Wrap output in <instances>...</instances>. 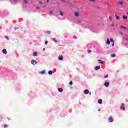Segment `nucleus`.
<instances>
[{
  "instance_id": "obj_31",
  "label": "nucleus",
  "mask_w": 128,
  "mask_h": 128,
  "mask_svg": "<svg viewBox=\"0 0 128 128\" xmlns=\"http://www.w3.org/2000/svg\"><path fill=\"white\" fill-rule=\"evenodd\" d=\"M88 54H90V52H92V50H88Z\"/></svg>"
},
{
  "instance_id": "obj_37",
  "label": "nucleus",
  "mask_w": 128,
  "mask_h": 128,
  "mask_svg": "<svg viewBox=\"0 0 128 128\" xmlns=\"http://www.w3.org/2000/svg\"><path fill=\"white\" fill-rule=\"evenodd\" d=\"M112 28H114V24H112Z\"/></svg>"
},
{
  "instance_id": "obj_40",
  "label": "nucleus",
  "mask_w": 128,
  "mask_h": 128,
  "mask_svg": "<svg viewBox=\"0 0 128 128\" xmlns=\"http://www.w3.org/2000/svg\"><path fill=\"white\" fill-rule=\"evenodd\" d=\"M50 2V0H47V2Z\"/></svg>"
},
{
  "instance_id": "obj_20",
  "label": "nucleus",
  "mask_w": 128,
  "mask_h": 128,
  "mask_svg": "<svg viewBox=\"0 0 128 128\" xmlns=\"http://www.w3.org/2000/svg\"><path fill=\"white\" fill-rule=\"evenodd\" d=\"M60 16H64V12H62L60 11Z\"/></svg>"
},
{
  "instance_id": "obj_38",
  "label": "nucleus",
  "mask_w": 128,
  "mask_h": 128,
  "mask_svg": "<svg viewBox=\"0 0 128 128\" xmlns=\"http://www.w3.org/2000/svg\"><path fill=\"white\" fill-rule=\"evenodd\" d=\"M112 46H114V42L112 44Z\"/></svg>"
},
{
  "instance_id": "obj_43",
  "label": "nucleus",
  "mask_w": 128,
  "mask_h": 128,
  "mask_svg": "<svg viewBox=\"0 0 128 128\" xmlns=\"http://www.w3.org/2000/svg\"><path fill=\"white\" fill-rule=\"evenodd\" d=\"M44 51L46 50V48H44Z\"/></svg>"
},
{
  "instance_id": "obj_39",
  "label": "nucleus",
  "mask_w": 128,
  "mask_h": 128,
  "mask_svg": "<svg viewBox=\"0 0 128 128\" xmlns=\"http://www.w3.org/2000/svg\"><path fill=\"white\" fill-rule=\"evenodd\" d=\"M122 106H124V104H122Z\"/></svg>"
},
{
  "instance_id": "obj_29",
  "label": "nucleus",
  "mask_w": 128,
  "mask_h": 128,
  "mask_svg": "<svg viewBox=\"0 0 128 128\" xmlns=\"http://www.w3.org/2000/svg\"><path fill=\"white\" fill-rule=\"evenodd\" d=\"M90 2H96V0H89Z\"/></svg>"
},
{
  "instance_id": "obj_26",
  "label": "nucleus",
  "mask_w": 128,
  "mask_h": 128,
  "mask_svg": "<svg viewBox=\"0 0 128 128\" xmlns=\"http://www.w3.org/2000/svg\"><path fill=\"white\" fill-rule=\"evenodd\" d=\"M53 41L54 42H56V44L58 42L56 39H53Z\"/></svg>"
},
{
  "instance_id": "obj_15",
  "label": "nucleus",
  "mask_w": 128,
  "mask_h": 128,
  "mask_svg": "<svg viewBox=\"0 0 128 128\" xmlns=\"http://www.w3.org/2000/svg\"><path fill=\"white\" fill-rule=\"evenodd\" d=\"M54 74V72L52 71H49L48 72V74L52 75Z\"/></svg>"
},
{
  "instance_id": "obj_2",
  "label": "nucleus",
  "mask_w": 128,
  "mask_h": 128,
  "mask_svg": "<svg viewBox=\"0 0 128 128\" xmlns=\"http://www.w3.org/2000/svg\"><path fill=\"white\" fill-rule=\"evenodd\" d=\"M108 122H114V118L112 117H110L108 119Z\"/></svg>"
},
{
  "instance_id": "obj_32",
  "label": "nucleus",
  "mask_w": 128,
  "mask_h": 128,
  "mask_svg": "<svg viewBox=\"0 0 128 128\" xmlns=\"http://www.w3.org/2000/svg\"><path fill=\"white\" fill-rule=\"evenodd\" d=\"M104 78H108V75H106V76H104Z\"/></svg>"
},
{
  "instance_id": "obj_16",
  "label": "nucleus",
  "mask_w": 128,
  "mask_h": 128,
  "mask_svg": "<svg viewBox=\"0 0 128 128\" xmlns=\"http://www.w3.org/2000/svg\"><path fill=\"white\" fill-rule=\"evenodd\" d=\"M111 56H112V58H116V54H112Z\"/></svg>"
},
{
  "instance_id": "obj_28",
  "label": "nucleus",
  "mask_w": 128,
  "mask_h": 128,
  "mask_svg": "<svg viewBox=\"0 0 128 128\" xmlns=\"http://www.w3.org/2000/svg\"><path fill=\"white\" fill-rule=\"evenodd\" d=\"M70 86H72V84H74V83H72V82H70Z\"/></svg>"
},
{
  "instance_id": "obj_1",
  "label": "nucleus",
  "mask_w": 128,
  "mask_h": 128,
  "mask_svg": "<svg viewBox=\"0 0 128 128\" xmlns=\"http://www.w3.org/2000/svg\"><path fill=\"white\" fill-rule=\"evenodd\" d=\"M104 86L108 88V86H110V82H106L104 83Z\"/></svg>"
},
{
  "instance_id": "obj_21",
  "label": "nucleus",
  "mask_w": 128,
  "mask_h": 128,
  "mask_svg": "<svg viewBox=\"0 0 128 128\" xmlns=\"http://www.w3.org/2000/svg\"><path fill=\"white\" fill-rule=\"evenodd\" d=\"M24 4H28V1L26 0H24Z\"/></svg>"
},
{
  "instance_id": "obj_12",
  "label": "nucleus",
  "mask_w": 128,
  "mask_h": 128,
  "mask_svg": "<svg viewBox=\"0 0 128 128\" xmlns=\"http://www.w3.org/2000/svg\"><path fill=\"white\" fill-rule=\"evenodd\" d=\"M98 102L100 104H102V100H98Z\"/></svg>"
},
{
  "instance_id": "obj_33",
  "label": "nucleus",
  "mask_w": 128,
  "mask_h": 128,
  "mask_svg": "<svg viewBox=\"0 0 128 128\" xmlns=\"http://www.w3.org/2000/svg\"><path fill=\"white\" fill-rule=\"evenodd\" d=\"M8 126V125H4V128H7Z\"/></svg>"
},
{
  "instance_id": "obj_30",
  "label": "nucleus",
  "mask_w": 128,
  "mask_h": 128,
  "mask_svg": "<svg viewBox=\"0 0 128 128\" xmlns=\"http://www.w3.org/2000/svg\"><path fill=\"white\" fill-rule=\"evenodd\" d=\"M121 28H123L124 30H126V28L124 26L121 27Z\"/></svg>"
},
{
  "instance_id": "obj_3",
  "label": "nucleus",
  "mask_w": 128,
  "mask_h": 128,
  "mask_svg": "<svg viewBox=\"0 0 128 128\" xmlns=\"http://www.w3.org/2000/svg\"><path fill=\"white\" fill-rule=\"evenodd\" d=\"M32 64H33V66H34V64H37L38 62H36V61L35 60H32Z\"/></svg>"
},
{
  "instance_id": "obj_27",
  "label": "nucleus",
  "mask_w": 128,
  "mask_h": 128,
  "mask_svg": "<svg viewBox=\"0 0 128 128\" xmlns=\"http://www.w3.org/2000/svg\"><path fill=\"white\" fill-rule=\"evenodd\" d=\"M46 34H50V32H46Z\"/></svg>"
},
{
  "instance_id": "obj_13",
  "label": "nucleus",
  "mask_w": 128,
  "mask_h": 128,
  "mask_svg": "<svg viewBox=\"0 0 128 128\" xmlns=\"http://www.w3.org/2000/svg\"><path fill=\"white\" fill-rule=\"evenodd\" d=\"M118 4H120V6H122V4H124V2H118Z\"/></svg>"
},
{
  "instance_id": "obj_24",
  "label": "nucleus",
  "mask_w": 128,
  "mask_h": 128,
  "mask_svg": "<svg viewBox=\"0 0 128 128\" xmlns=\"http://www.w3.org/2000/svg\"><path fill=\"white\" fill-rule=\"evenodd\" d=\"M110 42H114V39L111 38V39H110Z\"/></svg>"
},
{
  "instance_id": "obj_8",
  "label": "nucleus",
  "mask_w": 128,
  "mask_h": 128,
  "mask_svg": "<svg viewBox=\"0 0 128 128\" xmlns=\"http://www.w3.org/2000/svg\"><path fill=\"white\" fill-rule=\"evenodd\" d=\"M2 52H3V54H8V52H6V49H4L2 50Z\"/></svg>"
},
{
  "instance_id": "obj_41",
  "label": "nucleus",
  "mask_w": 128,
  "mask_h": 128,
  "mask_svg": "<svg viewBox=\"0 0 128 128\" xmlns=\"http://www.w3.org/2000/svg\"><path fill=\"white\" fill-rule=\"evenodd\" d=\"M40 4H42V2H40Z\"/></svg>"
},
{
  "instance_id": "obj_5",
  "label": "nucleus",
  "mask_w": 128,
  "mask_h": 128,
  "mask_svg": "<svg viewBox=\"0 0 128 128\" xmlns=\"http://www.w3.org/2000/svg\"><path fill=\"white\" fill-rule=\"evenodd\" d=\"M58 60H64V56H59Z\"/></svg>"
},
{
  "instance_id": "obj_36",
  "label": "nucleus",
  "mask_w": 128,
  "mask_h": 128,
  "mask_svg": "<svg viewBox=\"0 0 128 128\" xmlns=\"http://www.w3.org/2000/svg\"><path fill=\"white\" fill-rule=\"evenodd\" d=\"M18 28H14V30H18Z\"/></svg>"
},
{
  "instance_id": "obj_19",
  "label": "nucleus",
  "mask_w": 128,
  "mask_h": 128,
  "mask_svg": "<svg viewBox=\"0 0 128 128\" xmlns=\"http://www.w3.org/2000/svg\"><path fill=\"white\" fill-rule=\"evenodd\" d=\"M121 110H124V108L122 106L120 107Z\"/></svg>"
},
{
  "instance_id": "obj_4",
  "label": "nucleus",
  "mask_w": 128,
  "mask_h": 128,
  "mask_svg": "<svg viewBox=\"0 0 128 128\" xmlns=\"http://www.w3.org/2000/svg\"><path fill=\"white\" fill-rule=\"evenodd\" d=\"M74 16H76V18H78V16H80V13L76 12V13L74 14Z\"/></svg>"
},
{
  "instance_id": "obj_10",
  "label": "nucleus",
  "mask_w": 128,
  "mask_h": 128,
  "mask_svg": "<svg viewBox=\"0 0 128 128\" xmlns=\"http://www.w3.org/2000/svg\"><path fill=\"white\" fill-rule=\"evenodd\" d=\"M40 74H46V71L44 70V71L40 72Z\"/></svg>"
},
{
  "instance_id": "obj_6",
  "label": "nucleus",
  "mask_w": 128,
  "mask_h": 128,
  "mask_svg": "<svg viewBox=\"0 0 128 128\" xmlns=\"http://www.w3.org/2000/svg\"><path fill=\"white\" fill-rule=\"evenodd\" d=\"M85 94H90V91L88 90H84Z\"/></svg>"
},
{
  "instance_id": "obj_22",
  "label": "nucleus",
  "mask_w": 128,
  "mask_h": 128,
  "mask_svg": "<svg viewBox=\"0 0 128 128\" xmlns=\"http://www.w3.org/2000/svg\"><path fill=\"white\" fill-rule=\"evenodd\" d=\"M5 38L8 40H10V38L6 36H5Z\"/></svg>"
},
{
  "instance_id": "obj_9",
  "label": "nucleus",
  "mask_w": 128,
  "mask_h": 128,
  "mask_svg": "<svg viewBox=\"0 0 128 128\" xmlns=\"http://www.w3.org/2000/svg\"><path fill=\"white\" fill-rule=\"evenodd\" d=\"M107 44L109 46V44H110V39H107Z\"/></svg>"
},
{
  "instance_id": "obj_11",
  "label": "nucleus",
  "mask_w": 128,
  "mask_h": 128,
  "mask_svg": "<svg viewBox=\"0 0 128 128\" xmlns=\"http://www.w3.org/2000/svg\"><path fill=\"white\" fill-rule=\"evenodd\" d=\"M59 92H64V90H62V88H60L58 90Z\"/></svg>"
},
{
  "instance_id": "obj_14",
  "label": "nucleus",
  "mask_w": 128,
  "mask_h": 128,
  "mask_svg": "<svg viewBox=\"0 0 128 128\" xmlns=\"http://www.w3.org/2000/svg\"><path fill=\"white\" fill-rule=\"evenodd\" d=\"M116 18L117 20H119L120 18V16H118V15H116Z\"/></svg>"
},
{
  "instance_id": "obj_18",
  "label": "nucleus",
  "mask_w": 128,
  "mask_h": 128,
  "mask_svg": "<svg viewBox=\"0 0 128 128\" xmlns=\"http://www.w3.org/2000/svg\"><path fill=\"white\" fill-rule=\"evenodd\" d=\"M34 56H38V53H36V52H34Z\"/></svg>"
},
{
  "instance_id": "obj_25",
  "label": "nucleus",
  "mask_w": 128,
  "mask_h": 128,
  "mask_svg": "<svg viewBox=\"0 0 128 128\" xmlns=\"http://www.w3.org/2000/svg\"><path fill=\"white\" fill-rule=\"evenodd\" d=\"M50 16H52V14H54V12H52V11H50Z\"/></svg>"
},
{
  "instance_id": "obj_7",
  "label": "nucleus",
  "mask_w": 128,
  "mask_h": 128,
  "mask_svg": "<svg viewBox=\"0 0 128 128\" xmlns=\"http://www.w3.org/2000/svg\"><path fill=\"white\" fill-rule=\"evenodd\" d=\"M96 70H100V66H97L95 67Z\"/></svg>"
},
{
  "instance_id": "obj_17",
  "label": "nucleus",
  "mask_w": 128,
  "mask_h": 128,
  "mask_svg": "<svg viewBox=\"0 0 128 128\" xmlns=\"http://www.w3.org/2000/svg\"><path fill=\"white\" fill-rule=\"evenodd\" d=\"M123 20H128V17L126 16H123Z\"/></svg>"
},
{
  "instance_id": "obj_23",
  "label": "nucleus",
  "mask_w": 128,
  "mask_h": 128,
  "mask_svg": "<svg viewBox=\"0 0 128 128\" xmlns=\"http://www.w3.org/2000/svg\"><path fill=\"white\" fill-rule=\"evenodd\" d=\"M109 18H110V22H112V17H110Z\"/></svg>"
},
{
  "instance_id": "obj_42",
  "label": "nucleus",
  "mask_w": 128,
  "mask_h": 128,
  "mask_svg": "<svg viewBox=\"0 0 128 128\" xmlns=\"http://www.w3.org/2000/svg\"><path fill=\"white\" fill-rule=\"evenodd\" d=\"M37 10H40V8H37Z\"/></svg>"
},
{
  "instance_id": "obj_35",
  "label": "nucleus",
  "mask_w": 128,
  "mask_h": 128,
  "mask_svg": "<svg viewBox=\"0 0 128 128\" xmlns=\"http://www.w3.org/2000/svg\"><path fill=\"white\" fill-rule=\"evenodd\" d=\"M48 44V42L46 41V42H45V44Z\"/></svg>"
},
{
  "instance_id": "obj_34",
  "label": "nucleus",
  "mask_w": 128,
  "mask_h": 128,
  "mask_svg": "<svg viewBox=\"0 0 128 128\" xmlns=\"http://www.w3.org/2000/svg\"><path fill=\"white\" fill-rule=\"evenodd\" d=\"M102 61L101 60H98L99 64H102Z\"/></svg>"
}]
</instances>
